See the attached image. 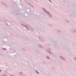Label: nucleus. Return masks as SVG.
<instances>
[{"label":"nucleus","instance_id":"nucleus-27","mask_svg":"<svg viewBox=\"0 0 76 76\" xmlns=\"http://www.w3.org/2000/svg\"><path fill=\"white\" fill-rule=\"evenodd\" d=\"M48 53H50V51L48 52Z\"/></svg>","mask_w":76,"mask_h":76},{"label":"nucleus","instance_id":"nucleus-19","mask_svg":"<svg viewBox=\"0 0 76 76\" xmlns=\"http://www.w3.org/2000/svg\"><path fill=\"white\" fill-rule=\"evenodd\" d=\"M20 75H22V72H20Z\"/></svg>","mask_w":76,"mask_h":76},{"label":"nucleus","instance_id":"nucleus-18","mask_svg":"<svg viewBox=\"0 0 76 76\" xmlns=\"http://www.w3.org/2000/svg\"><path fill=\"white\" fill-rule=\"evenodd\" d=\"M74 32H75V33H76V29H75L74 30Z\"/></svg>","mask_w":76,"mask_h":76},{"label":"nucleus","instance_id":"nucleus-6","mask_svg":"<svg viewBox=\"0 0 76 76\" xmlns=\"http://www.w3.org/2000/svg\"><path fill=\"white\" fill-rule=\"evenodd\" d=\"M43 9L44 11H45V12L46 13H47V12L48 11H47V10H45V8H43Z\"/></svg>","mask_w":76,"mask_h":76},{"label":"nucleus","instance_id":"nucleus-4","mask_svg":"<svg viewBox=\"0 0 76 76\" xmlns=\"http://www.w3.org/2000/svg\"><path fill=\"white\" fill-rule=\"evenodd\" d=\"M38 38H39V39L40 40V41H41L42 42H44V39H42V38L39 37Z\"/></svg>","mask_w":76,"mask_h":76},{"label":"nucleus","instance_id":"nucleus-24","mask_svg":"<svg viewBox=\"0 0 76 76\" xmlns=\"http://www.w3.org/2000/svg\"><path fill=\"white\" fill-rule=\"evenodd\" d=\"M74 59H75V60H76V58H75Z\"/></svg>","mask_w":76,"mask_h":76},{"label":"nucleus","instance_id":"nucleus-21","mask_svg":"<svg viewBox=\"0 0 76 76\" xmlns=\"http://www.w3.org/2000/svg\"><path fill=\"white\" fill-rule=\"evenodd\" d=\"M49 1H50L51 3H52L51 1L50 0H48Z\"/></svg>","mask_w":76,"mask_h":76},{"label":"nucleus","instance_id":"nucleus-5","mask_svg":"<svg viewBox=\"0 0 76 76\" xmlns=\"http://www.w3.org/2000/svg\"><path fill=\"white\" fill-rule=\"evenodd\" d=\"M60 58L64 60H66V58H64L63 57L60 56Z\"/></svg>","mask_w":76,"mask_h":76},{"label":"nucleus","instance_id":"nucleus-22","mask_svg":"<svg viewBox=\"0 0 76 76\" xmlns=\"http://www.w3.org/2000/svg\"><path fill=\"white\" fill-rule=\"evenodd\" d=\"M13 1V3H15V2L14 1Z\"/></svg>","mask_w":76,"mask_h":76},{"label":"nucleus","instance_id":"nucleus-28","mask_svg":"<svg viewBox=\"0 0 76 76\" xmlns=\"http://www.w3.org/2000/svg\"><path fill=\"white\" fill-rule=\"evenodd\" d=\"M58 32H60V31H58Z\"/></svg>","mask_w":76,"mask_h":76},{"label":"nucleus","instance_id":"nucleus-3","mask_svg":"<svg viewBox=\"0 0 76 76\" xmlns=\"http://www.w3.org/2000/svg\"><path fill=\"white\" fill-rule=\"evenodd\" d=\"M46 13H47L48 15L50 18H52V15L50 14V12L49 11H47Z\"/></svg>","mask_w":76,"mask_h":76},{"label":"nucleus","instance_id":"nucleus-17","mask_svg":"<svg viewBox=\"0 0 76 76\" xmlns=\"http://www.w3.org/2000/svg\"><path fill=\"white\" fill-rule=\"evenodd\" d=\"M31 31H32L33 32H34V29H33V28H32V29L31 30Z\"/></svg>","mask_w":76,"mask_h":76},{"label":"nucleus","instance_id":"nucleus-30","mask_svg":"<svg viewBox=\"0 0 76 76\" xmlns=\"http://www.w3.org/2000/svg\"><path fill=\"white\" fill-rule=\"evenodd\" d=\"M0 21H1V20L0 19Z\"/></svg>","mask_w":76,"mask_h":76},{"label":"nucleus","instance_id":"nucleus-11","mask_svg":"<svg viewBox=\"0 0 76 76\" xmlns=\"http://www.w3.org/2000/svg\"><path fill=\"white\" fill-rule=\"evenodd\" d=\"M29 4L30 6L31 7H34V6H32V5H31V4Z\"/></svg>","mask_w":76,"mask_h":76},{"label":"nucleus","instance_id":"nucleus-32","mask_svg":"<svg viewBox=\"0 0 76 76\" xmlns=\"http://www.w3.org/2000/svg\"><path fill=\"white\" fill-rule=\"evenodd\" d=\"M40 28H39L40 29Z\"/></svg>","mask_w":76,"mask_h":76},{"label":"nucleus","instance_id":"nucleus-25","mask_svg":"<svg viewBox=\"0 0 76 76\" xmlns=\"http://www.w3.org/2000/svg\"><path fill=\"white\" fill-rule=\"evenodd\" d=\"M47 51H48V52H49V51H49V50H47Z\"/></svg>","mask_w":76,"mask_h":76},{"label":"nucleus","instance_id":"nucleus-2","mask_svg":"<svg viewBox=\"0 0 76 76\" xmlns=\"http://www.w3.org/2000/svg\"><path fill=\"white\" fill-rule=\"evenodd\" d=\"M5 23L8 26H12V23L9 21L6 20L5 22Z\"/></svg>","mask_w":76,"mask_h":76},{"label":"nucleus","instance_id":"nucleus-15","mask_svg":"<svg viewBox=\"0 0 76 76\" xmlns=\"http://www.w3.org/2000/svg\"><path fill=\"white\" fill-rule=\"evenodd\" d=\"M2 76H7V75L6 74H4L3 75H2Z\"/></svg>","mask_w":76,"mask_h":76},{"label":"nucleus","instance_id":"nucleus-16","mask_svg":"<svg viewBox=\"0 0 76 76\" xmlns=\"http://www.w3.org/2000/svg\"><path fill=\"white\" fill-rule=\"evenodd\" d=\"M2 49H4V50H7V49H6V48H3Z\"/></svg>","mask_w":76,"mask_h":76},{"label":"nucleus","instance_id":"nucleus-31","mask_svg":"<svg viewBox=\"0 0 76 76\" xmlns=\"http://www.w3.org/2000/svg\"><path fill=\"white\" fill-rule=\"evenodd\" d=\"M28 9H30V8H29V9L28 8Z\"/></svg>","mask_w":76,"mask_h":76},{"label":"nucleus","instance_id":"nucleus-20","mask_svg":"<svg viewBox=\"0 0 76 76\" xmlns=\"http://www.w3.org/2000/svg\"><path fill=\"white\" fill-rule=\"evenodd\" d=\"M27 4H28V5H29V4H30V3H28Z\"/></svg>","mask_w":76,"mask_h":76},{"label":"nucleus","instance_id":"nucleus-1","mask_svg":"<svg viewBox=\"0 0 76 76\" xmlns=\"http://www.w3.org/2000/svg\"><path fill=\"white\" fill-rule=\"evenodd\" d=\"M22 26L23 27H25V28H26V29H27V30H29V29L31 30V31L32 30V29H33L32 28H29L27 26H26L24 24H22Z\"/></svg>","mask_w":76,"mask_h":76},{"label":"nucleus","instance_id":"nucleus-29","mask_svg":"<svg viewBox=\"0 0 76 76\" xmlns=\"http://www.w3.org/2000/svg\"><path fill=\"white\" fill-rule=\"evenodd\" d=\"M51 25V24H49V26H50Z\"/></svg>","mask_w":76,"mask_h":76},{"label":"nucleus","instance_id":"nucleus-13","mask_svg":"<svg viewBox=\"0 0 76 76\" xmlns=\"http://www.w3.org/2000/svg\"><path fill=\"white\" fill-rule=\"evenodd\" d=\"M35 72H36V73H38V74L39 73V72L38 71H37L36 70Z\"/></svg>","mask_w":76,"mask_h":76},{"label":"nucleus","instance_id":"nucleus-8","mask_svg":"<svg viewBox=\"0 0 76 76\" xmlns=\"http://www.w3.org/2000/svg\"><path fill=\"white\" fill-rule=\"evenodd\" d=\"M1 4L2 5H4V6H6V4L3 2H2Z\"/></svg>","mask_w":76,"mask_h":76},{"label":"nucleus","instance_id":"nucleus-9","mask_svg":"<svg viewBox=\"0 0 76 76\" xmlns=\"http://www.w3.org/2000/svg\"><path fill=\"white\" fill-rule=\"evenodd\" d=\"M15 12L16 13V14H17V15H18V14H19V12L16 11Z\"/></svg>","mask_w":76,"mask_h":76},{"label":"nucleus","instance_id":"nucleus-10","mask_svg":"<svg viewBox=\"0 0 76 76\" xmlns=\"http://www.w3.org/2000/svg\"><path fill=\"white\" fill-rule=\"evenodd\" d=\"M39 47L40 48H42V45H39Z\"/></svg>","mask_w":76,"mask_h":76},{"label":"nucleus","instance_id":"nucleus-26","mask_svg":"<svg viewBox=\"0 0 76 76\" xmlns=\"http://www.w3.org/2000/svg\"><path fill=\"white\" fill-rule=\"evenodd\" d=\"M1 72V70L0 69V72Z\"/></svg>","mask_w":76,"mask_h":76},{"label":"nucleus","instance_id":"nucleus-12","mask_svg":"<svg viewBox=\"0 0 76 76\" xmlns=\"http://www.w3.org/2000/svg\"><path fill=\"white\" fill-rule=\"evenodd\" d=\"M46 57L47 58H48V59H50V57H48V56H46Z\"/></svg>","mask_w":76,"mask_h":76},{"label":"nucleus","instance_id":"nucleus-14","mask_svg":"<svg viewBox=\"0 0 76 76\" xmlns=\"http://www.w3.org/2000/svg\"><path fill=\"white\" fill-rule=\"evenodd\" d=\"M49 53L51 55H52V53H51V52L49 51Z\"/></svg>","mask_w":76,"mask_h":76},{"label":"nucleus","instance_id":"nucleus-23","mask_svg":"<svg viewBox=\"0 0 76 76\" xmlns=\"http://www.w3.org/2000/svg\"><path fill=\"white\" fill-rule=\"evenodd\" d=\"M48 50H50V48H48Z\"/></svg>","mask_w":76,"mask_h":76},{"label":"nucleus","instance_id":"nucleus-7","mask_svg":"<svg viewBox=\"0 0 76 76\" xmlns=\"http://www.w3.org/2000/svg\"><path fill=\"white\" fill-rule=\"evenodd\" d=\"M24 15H25V16H26V17H27V16H28V14H27V13H25L24 14Z\"/></svg>","mask_w":76,"mask_h":76}]
</instances>
